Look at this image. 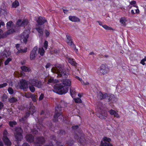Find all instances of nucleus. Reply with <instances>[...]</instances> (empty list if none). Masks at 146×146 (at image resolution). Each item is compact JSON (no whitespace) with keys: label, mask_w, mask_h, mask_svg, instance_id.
<instances>
[{"label":"nucleus","mask_w":146,"mask_h":146,"mask_svg":"<svg viewBox=\"0 0 146 146\" xmlns=\"http://www.w3.org/2000/svg\"><path fill=\"white\" fill-rule=\"evenodd\" d=\"M126 20L125 18H121L120 20V22L123 25L125 26V22Z\"/></svg>","instance_id":"33"},{"label":"nucleus","mask_w":146,"mask_h":146,"mask_svg":"<svg viewBox=\"0 0 146 146\" xmlns=\"http://www.w3.org/2000/svg\"><path fill=\"white\" fill-rule=\"evenodd\" d=\"M136 1H132L130 3V4L131 5H134L136 3Z\"/></svg>","instance_id":"61"},{"label":"nucleus","mask_w":146,"mask_h":146,"mask_svg":"<svg viewBox=\"0 0 146 146\" xmlns=\"http://www.w3.org/2000/svg\"><path fill=\"white\" fill-rule=\"evenodd\" d=\"M34 86L33 85H31L29 86L30 90L32 92H34L35 91V88Z\"/></svg>","instance_id":"38"},{"label":"nucleus","mask_w":146,"mask_h":146,"mask_svg":"<svg viewBox=\"0 0 146 146\" xmlns=\"http://www.w3.org/2000/svg\"><path fill=\"white\" fill-rule=\"evenodd\" d=\"M19 2L17 0H15L12 3V6L13 7L16 8L19 6Z\"/></svg>","instance_id":"29"},{"label":"nucleus","mask_w":146,"mask_h":146,"mask_svg":"<svg viewBox=\"0 0 146 146\" xmlns=\"http://www.w3.org/2000/svg\"><path fill=\"white\" fill-rule=\"evenodd\" d=\"M36 139V142L37 143L43 144L44 141V138L42 137H38Z\"/></svg>","instance_id":"24"},{"label":"nucleus","mask_w":146,"mask_h":146,"mask_svg":"<svg viewBox=\"0 0 146 146\" xmlns=\"http://www.w3.org/2000/svg\"><path fill=\"white\" fill-rule=\"evenodd\" d=\"M31 98L34 102L36 101V99L37 98V96L34 94H32Z\"/></svg>","instance_id":"37"},{"label":"nucleus","mask_w":146,"mask_h":146,"mask_svg":"<svg viewBox=\"0 0 146 146\" xmlns=\"http://www.w3.org/2000/svg\"><path fill=\"white\" fill-rule=\"evenodd\" d=\"M21 68L23 71L26 72H29L30 70V69L29 68L25 66H21Z\"/></svg>","instance_id":"30"},{"label":"nucleus","mask_w":146,"mask_h":146,"mask_svg":"<svg viewBox=\"0 0 146 146\" xmlns=\"http://www.w3.org/2000/svg\"><path fill=\"white\" fill-rule=\"evenodd\" d=\"M44 33L45 34V35H46V36H48L49 35V32H48V31L46 30H44Z\"/></svg>","instance_id":"52"},{"label":"nucleus","mask_w":146,"mask_h":146,"mask_svg":"<svg viewBox=\"0 0 146 146\" xmlns=\"http://www.w3.org/2000/svg\"><path fill=\"white\" fill-rule=\"evenodd\" d=\"M51 71L53 73L57 74L59 77L62 78H67L68 75V72L64 70L63 66L60 65H56L52 68Z\"/></svg>","instance_id":"2"},{"label":"nucleus","mask_w":146,"mask_h":146,"mask_svg":"<svg viewBox=\"0 0 146 146\" xmlns=\"http://www.w3.org/2000/svg\"><path fill=\"white\" fill-rule=\"evenodd\" d=\"M68 62L71 65L74 66H76L77 64L76 62L73 59H71L70 58H69L68 59Z\"/></svg>","instance_id":"28"},{"label":"nucleus","mask_w":146,"mask_h":146,"mask_svg":"<svg viewBox=\"0 0 146 146\" xmlns=\"http://www.w3.org/2000/svg\"><path fill=\"white\" fill-rule=\"evenodd\" d=\"M74 100L75 102L77 103H80L82 102L80 98H75Z\"/></svg>","instance_id":"44"},{"label":"nucleus","mask_w":146,"mask_h":146,"mask_svg":"<svg viewBox=\"0 0 146 146\" xmlns=\"http://www.w3.org/2000/svg\"><path fill=\"white\" fill-rule=\"evenodd\" d=\"M30 113H26L25 114V116H26V117L27 118V117H29V115L30 114Z\"/></svg>","instance_id":"62"},{"label":"nucleus","mask_w":146,"mask_h":146,"mask_svg":"<svg viewBox=\"0 0 146 146\" xmlns=\"http://www.w3.org/2000/svg\"><path fill=\"white\" fill-rule=\"evenodd\" d=\"M26 139L28 142H31L34 140V137L31 135L28 134L26 136Z\"/></svg>","instance_id":"20"},{"label":"nucleus","mask_w":146,"mask_h":146,"mask_svg":"<svg viewBox=\"0 0 146 146\" xmlns=\"http://www.w3.org/2000/svg\"><path fill=\"white\" fill-rule=\"evenodd\" d=\"M3 106V103L1 102H0V110L2 109Z\"/></svg>","instance_id":"58"},{"label":"nucleus","mask_w":146,"mask_h":146,"mask_svg":"<svg viewBox=\"0 0 146 146\" xmlns=\"http://www.w3.org/2000/svg\"><path fill=\"white\" fill-rule=\"evenodd\" d=\"M12 60L11 58H8L5 62L4 64L5 65H7Z\"/></svg>","instance_id":"40"},{"label":"nucleus","mask_w":146,"mask_h":146,"mask_svg":"<svg viewBox=\"0 0 146 146\" xmlns=\"http://www.w3.org/2000/svg\"><path fill=\"white\" fill-rule=\"evenodd\" d=\"M36 111L35 107L34 106H31L29 109V111L30 113L31 114H33L34 112Z\"/></svg>","instance_id":"27"},{"label":"nucleus","mask_w":146,"mask_h":146,"mask_svg":"<svg viewBox=\"0 0 146 146\" xmlns=\"http://www.w3.org/2000/svg\"><path fill=\"white\" fill-rule=\"evenodd\" d=\"M15 136L16 139L18 141H21L23 138L21 133L22 130L20 127L17 128L15 129Z\"/></svg>","instance_id":"4"},{"label":"nucleus","mask_w":146,"mask_h":146,"mask_svg":"<svg viewBox=\"0 0 146 146\" xmlns=\"http://www.w3.org/2000/svg\"><path fill=\"white\" fill-rule=\"evenodd\" d=\"M9 29V30H8L7 32L3 34V37H6L7 35L13 33L15 32V29Z\"/></svg>","instance_id":"16"},{"label":"nucleus","mask_w":146,"mask_h":146,"mask_svg":"<svg viewBox=\"0 0 146 146\" xmlns=\"http://www.w3.org/2000/svg\"><path fill=\"white\" fill-rule=\"evenodd\" d=\"M70 94L73 97V95L75 93V89L74 88L71 87L70 88Z\"/></svg>","instance_id":"35"},{"label":"nucleus","mask_w":146,"mask_h":146,"mask_svg":"<svg viewBox=\"0 0 146 146\" xmlns=\"http://www.w3.org/2000/svg\"><path fill=\"white\" fill-rule=\"evenodd\" d=\"M113 115H114L115 117H116L117 118L119 117V116L118 114L116 112H115V113H114Z\"/></svg>","instance_id":"55"},{"label":"nucleus","mask_w":146,"mask_h":146,"mask_svg":"<svg viewBox=\"0 0 146 146\" xmlns=\"http://www.w3.org/2000/svg\"><path fill=\"white\" fill-rule=\"evenodd\" d=\"M62 84L55 85L53 91L61 95L66 93L68 90L69 87L71 85V80L64 79L62 80Z\"/></svg>","instance_id":"1"},{"label":"nucleus","mask_w":146,"mask_h":146,"mask_svg":"<svg viewBox=\"0 0 146 146\" xmlns=\"http://www.w3.org/2000/svg\"><path fill=\"white\" fill-rule=\"evenodd\" d=\"M96 115L101 119H105L107 116V112L104 110H102L97 113Z\"/></svg>","instance_id":"9"},{"label":"nucleus","mask_w":146,"mask_h":146,"mask_svg":"<svg viewBox=\"0 0 146 146\" xmlns=\"http://www.w3.org/2000/svg\"><path fill=\"white\" fill-rule=\"evenodd\" d=\"M3 139L5 145L8 146H10L11 145V142L6 136H3Z\"/></svg>","instance_id":"14"},{"label":"nucleus","mask_w":146,"mask_h":146,"mask_svg":"<svg viewBox=\"0 0 146 146\" xmlns=\"http://www.w3.org/2000/svg\"><path fill=\"white\" fill-rule=\"evenodd\" d=\"M20 88L23 89L25 91L28 88V84L26 81L25 80H22L20 81V84L19 85Z\"/></svg>","instance_id":"10"},{"label":"nucleus","mask_w":146,"mask_h":146,"mask_svg":"<svg viewBox=\"0 0 146 146\" xmlns=\"http://www.w3.org/2000/svg\"><path fill=\"white\" fill-rule=\"evenodd\" d=\"M46 21V20L44 18H42L41 17H39L37 21V24L39 25H42Z\"/></svg>","instance_id":"19"},{"label":"nucleus","mask_w":146,"mask_h":146,"mask_svg":"<svg viewBox=\"0 0 146 146\" xmlns=\"http://www.w3.org/2000/svg\"><path fill=\"white\" fill-rule=\"evenodd\" d=\"M73 142L72 141L70 140V142L69 141L67 143L70 146H71L73 144Z\"/></svg>","instance_id":"54"},{"label":"nucleus","mask_w":146,"mask_h":146,"mask_svg":"<svg viewBox=\"0 0 146 146\" xmlns=\"http://www.w3.org/2000/svg\"><path fill=\"white\" fill-rule=\"evenodd\" d=\"M69 19L73 22H77L80 21L79 19L74 16H69Z\"/></svg>","instance_id":"21"},{"label":"nucleus","mask_w":146,"mask_h":146,"mask_svg":"<svg viewBox=\"0 0 146 146\" xmlns=\"http://www.w3.org/2000/svg\"><path fill=\"white\" fill-rule=\"evenodd\" d=\"M32 94L31 93H26L25 95V96L27 98H31Z\"/></svg>","instance_id":"42"},{"label":"nucleus","mask_w":146,"mask_h":146,"mask_svg":"<svg viewBox=\"0 0 146 146\" xmlns=\"http://www.w3.org/2000/svg\"><path fill=\"white\" fill-rule=\"evenodd\" d=\"M108 72V68L104 64L102 65L97 71L98 74L100 75L106 74Z\"/></svg>","instance_id":"5"},{"label":"nucleus","mask_w":146,"mask_h":146,"mask_svg":"<svg viewBox=\"0 0 146 146\" xmlns=\"http://www.w3.org/2000/svg\"><path fill=\"white\" fill-rule=\"evenodd\" d=\"M146 61V56H145V58L142 59L140 62V63L142 64L143 65H144L145 64V63L144 62Z\"/></svg>","instance_id":"47"},{"label":"nucleus","mask_w":146,"mask_h":146,"mask_svg":"<svg viewBox=\"0 0 146 146\" xmlns=\"http://www.w3.org/2000/svg\"><path fill=\"white\" fill-rule=\"evenodd\" d=\"M27 119V118L26 117V116H24L22 117L19 119V120L20 122H23L25 121Z\"/></svg>","instance_id":"45"},{"label":"nucleus","mask_w":146,"mask_h":146,"mask_svg":"<svg viewBox=\"0 0 146 146\" xmlns=\"http://www.w3.org/2000/svg\"><path fill=\"white\" fill-rule=\"evenodd\" d=\"M16 47L17 49L18 52L19 51V50L21 48V47H20V45L19 44H17L16 45Z\"/></svg>","instance_id":"51"},{"label":"nucleus","mask_w":146,"mask_h":146,"mask_svg":"<svg viewBox=\"0 0 146 146\" xmlns=\"http://www.w3.org/2000/svg\"><path fill=\"white\" fill-rule=\"evenodd\" d=\"M65 134V132L64 130H61L60 131V134L61 135H64Z\"/></svg>","instance_id":"56"},{"label":"nucleus","mask_w":146,"mask_h":146,"mask_svg":"<svg viewBox=\"0 0 146 146\" xmlns=\"http://www.w3.org/2000/svg\"><path fill=\"white\" fill-rule=\"evenodd\" d=\"M78 142H80L81 144H83V143L85 141V139L83 137H82L80 138L77 139Z\"/></svg>","instance_id":"34"},{"label":"nucleus","mask_w":146,"mask_h":146,"mask_svg":"<svg viewBox=\"0 0 146 146\" xmlns=\"http://www.w3.org/2000/svg\"><path fill=\"white\" fill-rule=\"evenodd\" d=\"M22 146H30V145L27 143H25L23 144Z\"/></svg>","instance_id":"59"},{"label":"nucleus","mask_w":146,"mask_h":146,"mask_svg":"<svg viewBox=\"0 0 146 146\" xmlns=\"http://www.w3.org/2000/svg\"><path fill=\"white\" fill-rule=\"evenodd\" d=\"M28 23V21L27 20H24L21 21L19 19L17 21L16 25L18 27H22L27 25Z\"/></svg>","instance_id":"12"},{"label":"nucleus","mask_w":146,"mask_h":146,"mask_svg":"<svg viewBox=\"0 0 146 146\" xmlns=\"http://www.w3.org/2000/svg\"><path fill=\"white\" fill-rule=\"evenodd\" d=\"M50 66V63H47L45 66L46 68L47 69L49 68Z\"/></svg>","instance_id":"57"},{"label":"nucleus","mask_w":146,"mask_h":146,"mask_svg":"<svg viewBox=\"0 0 146 146\" xmlns=\"http://www.w3.org/2000/svg\"><path fill=\"white\" fill-rule=\"evenodd\" d=\"M98 96L100 100H102L106 98V97L107 96V94H103L100 92L98 94Z\"/></svg>","instance_id":"22"},{"label":"nucleus","mask_w":146,"mask_h":146,"mask_svg":"<svg viewBox=\"0 0 146 146\" xmlns=\"http://www.w3.org/2000/svg\"><path fill=\"white\" fill-rule=\"evenodd\" d=\"M97 22L98 23L99 25L100 26H102L103 25H102V23L101 22L99 21H97Z\"/></svg>","instance_id":"64"},{"label":"nucleus","mask_w":146,"mask_h":146,"mask_svg":"<svg viewBox=\"0 0 146 146\" xmlns=\"http://www.w3.org/2000/svg\"><path fill=\"white\" fill-rule=\"evenodd\" d=\"M7 85V83H4L3 84H0V88H3L5 87Z\"/></svg>","instance_id":"49"},{"label":"nucleus","mask_w":146,"mask_h":146,"mask_svg":"<svg viewBox=\"0 0 146 146\" xmlns=\"http://www.w3.org/2000/svg\"><path fill=\"white\" fill-rule=\"evenodd\" d=\"M6 26L7 29H15V26L14 25L13 23L11 21L7 23Z\"/></svg>","instance_id":"18"},{"label":"nucleus","mask_w":146,"mask_h":146,"mask_svg":"<svg viewBox=\"0 0 146 146\" xmlns=\"http://www.w3.org/2000/svg\"><path fill=\"white\" fill-rule=\"evenodd\" d=\"M7 96L5 94H4L2 97V99L3 100H5L7 99Z\"/></svg>","instance_id":"53"},{"label":"nucleus","mask_w":146,"mask_h":146,"mask_svg":"<svg viewBox=\"0 0 146 146\" xmlns=\"http://www.w3.org/2000/svg\"><path fill=\"white\" fill-rule=\"evenodd\" d=\"M10 55L11 53L7 50H4L1 54L2 58L4 59L7 58Z\"/></svg>","instance_id":"17"},{"label":"nucleus","mask_w":146,"mask_h":146,"mask_svg":"<svg viewBox=\"0 0 146 146\" xmlns=\"http://www.w3.org/2000/svg\"><path fill=\"white\" fill-rule=\"evenodd\" d=\"M38 53L37 47H35L31 52L30 59L31 60L34 59L37 56Z\"/></svg>","instance_id":"11"},{"label":"nucleus","mask_w":146,"mask_h":146,"mask_svg":"<svg viewBox=\"0 0 146 146\" xmlns=\"http://www.w3.org/2000/svg\"><path fill=\"white\" fill-rule=\"evenodd\" d=\"M58 82V80L56 79H54L52 78H50L48 80V84H55Z\"/></svg>","instance_id":"23"},{"label":"nucleus","mask_w":146,"mask_h":146,"mask_svg":"<svg viewBox=\"0 0 146 146\" xmlns=\"http://www.w3.org/2000/svg\"><path fill=\"white\" fill-rule=\"evenodd\" d=\"M7 134H8V133H7V131L6 130H4V131L3 132L4 136L5 135L6 136V135H7Z\"/></svg>","instance_id":"60"},{"label":"nucleus","mask_w":146,"mask_h":146,"mask_svg":"<svg viewBox=\"0 0 146 146\" xmlns=\"http://www.w3.org/2000/svg\"><path fill=\"white\" fill-rule=\"evenodd\" d=\"M102 27L106 30H111L112 29L111 28L106 25H103L102 26Z\"/></svg>","instance_id":"39"},{"label":"nucleus","mask_w":146,"mask_h":146,"mask_svg":"<svg viewBox=\"0 0 146 146\" xmlns=\"http://www.w3.org/2000/svg\"><path fill=\"white\" fill-rule=\"evenodd\" d=\"M7 12L5 9H1L0 10V17L2 15L5 16L7 15Z\"/></svg>","instance_id":"25"},{"label":"nucleus","mask_w":146,"mask_h":146,"mask_svg":"<svg viewBox=\"0 0 146 146\" xmlns=\"http://www.w3.org/2000/svg\"><path fill=\"white\" fill-rule=\"evenodd\" d=\"M62 108L59 105L55 107V114L54 116V118L53 119L54 121L57 122L58 121V119H60V121L64 119V117L62 115H61V113L60 112Z\"/></svg>","instance_id":"3"},{"label":"nucleus","mask_w":146,"mask_h":146,"mask_svg":"<svg viewBox=\"0 0 146 146\" xmlns=\"http://www.w3.org/2000/svg\"><path fill=\"white\" fill-rule=\"evenodd\" d=\"M103 141H101V144L104 146H113L110 143L111 139L106 137H104L103 139Z\"/></svg>","instance_id":"7"},{"label":"nucleus","mask_w":146,"mask_h":146,"mask_svg":"<svg viewBox=\"0 0 146 146\" xmlns=\"http://www.w3.org/2000/svg\"><path fill=\"white\" fill-rule=\"evenodd\" d=\"M66 41L67 44L70 46H72V45H74L70 36L68 33L66 35Z\"/></svg>","instance_id":"15"},{"label":"nucleus","mask_w":146,"mask_h":146,"mask_svg":"<svg viewBox=\"0 0 146 146\" xmlns=\"http://www.w3.org/2000/svg\"><path fill=\"white\" fill-rule=\"evenodd\" d=\"M8 100L10 103H14L17 101V99L15 97H12L8 99Z\"/></svg>","instance_id":"26"},{"label":"nucleus","mask_w":146,"mask_h":146,"mask_svg":"<svg viewBox=\"0 0 146 146\" xmlns=\"http://www.w3.org/2000/svg\"><path fill=\"white\" fill-rule=\"evenodd\" d=\"M109 112L111 115H113L115 112L114 110H110Z\"/></svg>","instance_id":"48"},{"label":"nucleus","mask_w":146,"mask_h":146,"mask_svg":"<svg viewBox=\"0 0 146 146\" xmlns=\"http://www.w3.org/2000/svg\"><path fill=\"white\" fill-rule=\"evenodd\" d=\"M48 42L47 41H45L44 43V48L46 49H47L48 46Z\"/></svg>","instance_id":"46"},{"label":"nucleus","mask_w":146,"mask_h":146,"mask_svg":"<svg viewBox=\"0 0 146 146\" xmlns=\"http://www.w3.org/2000/svg\"><path fill=\"white\" fill-rule=\"evenodd\" d=\"M17 123L15 121H11L9 123V125L11 127H13L17 124Z\"/></svg>","instance_id":"36"},{"label":"nucleus","mask_w":146,"mask_h":146,"mask_svg":"<svg viewBox=\"0 0 146 146\" xmlns=\"http://www.w3.org/2000/svg\"><path fill=\"white\" fill-rule=\"evenodd\" d=\"M36 30L37 31L39 36H42L43 34L44 27L39 26L35 28Z\"/></svg>","instance_id":"13"},{"label":"nucleus","mask_w":146,"mask_h":146,"mask_svg":"<svg viewBox=\"0 0 146 146\" xmlns=\"http://www.w3.org/2000/svg\"><path fill=\"white\" fill-rule=\"evenodd\" d=\"M44 97V94H41L39 97V101L42 100L43 99Z\"/></svg>","instance_id":"50"},{"label":"nucleus","mask_w":146,"mask_h":146,"mask_svg":"<svg viewBox=\"0 0 146 146\" xmlns=\"http://www.w3.org/2000/svg\"><path fill=\"white\" fill-rule=\"evenodd\" d=\"M78 127V125H76L74 126H73L72 127V128L74 129H77Z\"/></svg>","instance_id":"63"},{"label":"nucleus","mask_w":146,"mask_h":146,"mask_svg":"<svg viewBox=\"0 0 146 146\" xmlns=\"http://www.w3.org/2000/svg\"><path fill=\"white\" fill-rule=\"evenodd\" d=\"M59 106L62 108L64 106H67V103H66L64 101L61 100L60 101V105H59Z\"/></svg>","instance_id":"31"},{"label":"nucleus","mask_w":146,"mask_h":146,"mask_svg":"<svg viewBox=\"0 0 146 146\" xmlns=\"http://www.w3.org/2000/svg\"><path fill=\"white\" fill-rule=\"evenodd\" d=\"M29 83L31 85H33L38 88H41L42 86V83L40 81L35 79L30 80Z\"/></svg>","instance_id":"6"},{"label":"nucleus","mask_w":146,"mask_h":146,"mask_svg":"<svg viewBox=\"0 0 146 146\" xmlns=\"http://www.w3.org/2000/svg\"><path fill=\"white\" fill-rule=\"evenodd\" d=\"M8 91L9 94H13L14 93V91L11 88H9L8 89Z\"/></svg>","instance_id":"43"},{"label":"nucleus","mask_w":146,"mask_h":146,"mask_svg":"<svg viewBox=\"0 0 146 146\" xmlns=\"http://www.w3.org/2000/svg\"><path fill=\"white\" fill-rule=\"evenodd\" d=\"M44 51L43 48H39L38 50V53H39L40 55L43 56L44 54Z\"/></svg>","instance_id":"32"},{"label":"nucleus","mask_w":146,"mask_h":146,"mask_svg":"<svg viewBox=\"0 0 146 146\" xmlns=\"http://www.w3.org/2000/svg\"><path fill=\"white\" fill-rule=\"evenodd\" d=\"M27 48H25L24 49H22L21 48L19 51V53H25L27 52Z\"/></svg>","instance_id":"41"},{"label":"nucleus","mask_w":146,"mask_h":146,"mask_svg":"<svg viewBox=\"0 0 146 146\" xmlns=\"http://www.w3.org/2000/svg\"><path fill=\"white\" fill-rule=\"evenodd\" d=\"M29 31H25L22 34L21 36V40L24 42L26 43L27 41V39L29 37Z\"/></svg>","instance_id":"8"}]
</instances>
